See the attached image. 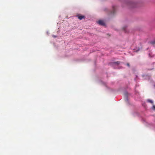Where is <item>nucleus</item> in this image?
Masks as SVG:
<instances>
[{
    "label": "nucleus",
    "instance_id": "1",
    "mask_svg": "<svg viewBox=\"0 0 155 155\" xmlns=\"http://www.w3.org/2000/svg\"><path fill=\"white\" fill-rule=\"evenodd\" d=\"M100 25L104 26L105 23L104 21L102 20H99L97 22Z\"/></svg>",
    "mask_w": 155,
    "mask_h": 155
},
{
    "label": "nucleus",
    "instance_id": "2",
    "mask_svg": "<svg viewBox=\"0 0 155 155\" xmlns=\"http://www.w3.org/2000/svg\"><path fill=\"white\" fill-rule=\"evenodd\" d=\"M77 16L78 17V18L79 19L81 20L85 18V16L83 15H77Z\"/></svg>",
    "mask_w": 155,
    "mask_h": 155
},
{
    "label": "nucleus",
    "instance_id": "3",
    "mask_svg": "<svg viewBox=\"0 0 155 155\" xmlns=\"http://www.w3.org/2000/svg\"><path fill=\"white\" fill-rule=\"evenodd\" d=\"M147 101L148 102H149L151 103V104H153V101H152V100H150V99L148 100H147Z\"/></svg>",
    "mask_w": 155,
    "mask_h": 155
},
{
    "label": "nucleus",
    "instance_id": "4",
    "mask_svg": "<svg viewBox=\"0 0 155 155\" xmlns=\"http://www.w3.org/2000/svg\"><path fill=\"white\" fill-rule=\"evenodd\" d=\"M114 63L115 64H116L118 65V64H119L120 62H119V61H117V62H114Z\"/></svg>",
    "mask_w": 155,
    "mask_h": 155
},
{
    "label": "nucleus",
    "instance_id": "5",
    "mask_svg": "<svg viewBox=\"0 0 155 155\" xmlns=\"http://www.w3.org/2000/svg\"><path fill=\"white\" fill-rule=\"evenodd\" d=\"M153 109L154 110H155V105H153Z\"/></svg>",
    "mask_w": 155,
    "mask_h": 155
},
{
    "label": "nucleus",
    "instance_id": "6",
    "mask_svg": "<svg viewBox=\"0 0 155 155\" xmlns=\"http://www.w3.org/2000/svg\"><path fill=\"white\" fill-rule=\"evenodd\" d=\"M127 65L128 66V67H130V64L129 63H127Z\"/></svg>",
    "mask_w": 155,
    "mask_h": 155
},
{
    "label": "nucleus",
    "instance_id": "7",
    "mask_svg": "<svg viewBox=\"0 0 155 155\" xmlns=\"http://www.w3.org/2000/svg\"><path fill=\"white\" fill-rule=\"evenodd\" d=\"M114 11H115L114 9L113 11V13H114Z\"/></svg>",
    "mask_w": 155,
    "mask_h": 155
},
{
    "label": "nucleus",
    "instance_id": "8",
    "mask_svg": "<svg viewBox=\"0 0 155 155\" xmlns=\"http://www.w3.org/2000/svg\"><path fill=\"white\" fill-rule=\"evenodd\" d=\"M123 29L124 30V29H125V28H123Z\"/></svg>",
    "mask_w": 155,
    "mask_h": 155
}]
</instances>
